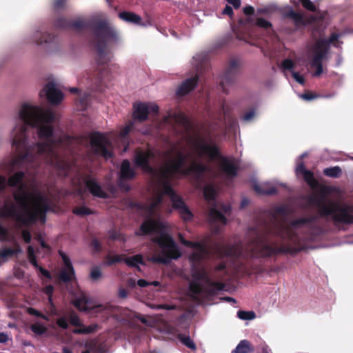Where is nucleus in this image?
<instances>
[{"label":"nucleus","mask_w":353,"mask_h":353,"mask_svg":"<svg viewBox=\"0 0 353 353\" xmlns=\"http://www.w3.org/2000/svg\"><path fill=\"white\" fill-rule=\"evenodd\" d=\"M90 245L95 252H98L101 250V245L96 239L92 240Z\"/></svg>","instance_id":"8fccbe9b"},{"label":"nucleus","mask_w":353,"mask_h":353,"mask_svg":"<svg viewBox=\"0 0 353 353\" xmlns=\"http://www.w3.org/2000/svg\"><path fill=\"white\" fill-rule=\"evenodd\" d=\"M128 290L124 288H120L119 290V296L122 299H125L128 296Z\"/></svg>","instance_id":"e2e57ef3"},{"label":"nucleus","mask_w":353,"mask_h":353,"mask_svg":"<svg viewBox=\"0 0 353 353\" xmlns=\"http://www.w3.org/2000/svg\"><path fill=\"white\" fill-rule=\"evenodd\" d=\"M57 325L62 329H67L68 327V323L66 317L61 316L57 320Z\"/></svg>","instance_id":"a18cd8bd"},{"label":"nucleus","mask_w":353,"mask_h":353,"mask_svg":"<svg viewBox=\"0 0 353 353\" xmlns=\"http://www.w3.org/2000/svg\"><path fill=\"white\" fill-rule=\"evenodd\" d=\"M250 343L247 340H242L232 351L233 353H248L252 352Z\"/></svg>","instance_id":"c756f323"},{"label":"nucleus","mask_w":353,"mask_h":353,"mask_svg":"<svg viewBox=\"0 0 353 353\" xmlns=\"http://www.w3.org/2000/svg\"><path fill=\"white\" fill-rule=\"evenodd\" d=\"M137 285L141 288H143L150 285V282H148L144 279H139L137 281Z\"/></svg>","instance_id":"69168bd1"},{"label":"nucleus","mask_w":353,"mask_h":353,"mask_svg":"<svg viewBox=\"0 0 353 353\" xmlns=\"http://www.w3.org/2000/svg\"><path fill=\"white\" fill-rule=\"evenodd\" d=\"M70 90L72 93L78 94V99H77V103H78V105L79 106V109L81 110H85L88 103L90 94L87 92L82 93L76 88H72L70 89Z\"/></svg>","instance_id":"cd10ccee"},{"label":"nucleus","mask_w":353,"mask_h":353,"mask_svg":"<svg viewBox=\"0 0 353 353\" xmlns=\"http://www.w3.org/2000/svg\"><path fill=\"white\" fill-rule=\"evenodd\" d=\"M222 13L223 14H227L228 16H232V14H233V10H232V8L230 6H226L225 8L223 9Z\"/></svg>","instance_id":"680f3d73"},{"label":"nucleus","mask_w":353,"mask_h":353,"mask_svg":"<svg viewBox=\"0 0 353 353\" xmlns=\"http://www.w3.org/2000/svg\"><path fill=\"white\" fill-rule=\"evenodd\" d=\"M287 16L290 17L294 21L297 27L304 24L303 16L294 10L288 12Z\"/></svg>","instance_id":"f704fd0d"},{"label":"nucleus","mask_w":353,"mask_h":353,"mask_svg":"<svg viewBox=\"0 0 353 353\" xmlns=\"http://www.w3.org/2000/svg\"><path fill=\"white\" fill-rule=\"evenodd\" d=\"M53 291H54V288L52 285H48L47 286H46L44 288H43V292L48 295V301L50 303H52V294L53 293Z\"/></svg>","instance_id":"49530a36"},{"label":"nucleus","mask_w":353,"mask_h":353,"mask_svg":"<svg viewBox=\"0 0 353 353\" xmlns=\"http://www.w3.org/2000/svg\"><path fill=\"white\" fill-rule=\"evenodd\" d=\"M66 0H55L54 2V7L57 9L62 8Z\"/></svg>","instance_id":"5fc2aeb1"},{"label":"nucleus","mask_w":353,"mask_h":353,"mask_svg":"<svg viewBox=\"0 0 353 353\" xmlns=\"http://www.w3.org/2000/svg\"><path fill=\"white\" fill-rule=\"evenodd\" d=\"M21 236H22V238L23 239V241L26 242V243H30L31 239H32V236H31V234L30 232L27 230H23L21 231Z\"/></svg>","instance_id":"09e8293b"},{"label":"nucleus","mask_w":353,"mask_h":353,"mask_svg":"<svg viewBox=\"0 0 353 353\" xmlns=\"http://www.w3.org/2000/svg\"><path fill=\"white\" fill-rule=\"evenodd\" d=\"M254 115H255V112L254 110H250L248 112L245 113L242 117V120L245 122L250 121L253 119V118L254 117Z\"/></svg>","instance_id":"de8ad7c7"},{"label":"nucleus","mask_w":353,"mask_h":353,"mask_svg":"<svg viewBox=\"0 0 353 353\" xmlns=\"http://www.w3.org/2000/svg\"><path fill=\"white\" fill-rule=\"evenodd\" d=\"M296 63L290 59H285L282 61L281 63V69L282 70L284 75L288 76L287 72H290L293 79L301 85L305 83V79L302 74L294 70Z\"/></svg>","instance_id":"4468645a"},{"label":"nucleus","mask_w":353,"mask_h":353,"mask_svg":"<svg viewBox=\"0 0 353 353\" xmlns=\"http://www.w3.org/2000/svg\"><path fill=\"white\" fill-rule=\"evenodd\" d=\"M256 25L258 27L263 28L266 30H270L272 28L271 23L263 18H258L256 21Z\"/></svg>","instance_id":"a19ab883"},{"label":"nucleus","mask_w":353,"mask_h":353,"mask_svg":"<svg viewBox=\"0 0 353 353\" xmlns=\"http://www.w3.org/2000/svg\"><path fill=\"white\" fill-rule=\"evenodd\" d=\"M27 252H28V258L30 263L33 266H34L36 268L39 267V265L37 263V259H36L34 248L32 245H29L28 247Z\"/></svg>","instance_id":"58836bf2"},{"label":"nucleus","mask_w":353,"mask_h":353,"mask_svg":"<svg viewBox=\"0 0 353 353\" xmlns=\"http://www.w3.org/2000/svg\"><path fill=\"white\" fill-rule=\"evenodd\" d=\"M56 26L59 28H72L74 30H79L86 27L87 24L83 19H78L74 21H69L63 18L58 19Z\"/></svg>","instance_id":"6ab92c4d"},{"label":"nucleus","mask_w":353,"mask_h":353,"mask_svg":"<svg viewBox=\"0 0 353 353\" xmlns=\"http://www.w3.org/2000/svg\"><path fill=\"white\" fill-rule=\"evenodd\" d=\"M226 105H223V112L225 115V121L221 122V123H216L215 125H212L210 126V131L214 132L217 130H222L223 132L224 135H226L228 133L233 132L236 134L239 130V126L237 125V121L235 120H230L228 113L225 110Z\"/></svg>","instance_id":"9d476101"},{"label":"nucleus","mask_w":353,"mask_h":353,"mask_svg":"<svg viewBox=\"0 0 353 353\" xmlns=\"http://www.w3.org/2000/svg\"><path fill=\"white\" fill-rule=\"evenodd\" d=\"M21 252L22 250L19 243H16V248H4L0 250V258L6 261L8 257H10L17 254L21 253Z\"/></svg>","instance_id":"c85d7f7f"},{"label":"nucleus","mask_w":353,"mask_h":353,"mask_svg":"<svg viewBox=\"0 0 353 353\" xmlns=\"http://www.w3.org/2000/svg\"><path fill=\"white\" fill-rule=\"evenodd\" d=\"M27 312L30 315H34V316H36L37 317H40L41 316V313L40 312H39L38 310H37L36 309L32 308V307H28L27 309Z\"/></svg>","instance_id":"864d4df0"},{"label":"nucleus","mask_w":353,"mask_h":353,"mask_svg":"<svg viewBox=\"0 0 353 353\" xmlns=\"http://www.w3.org/2000/svg\"><path fill=\"white\" fill-rule=\"evenodd\" d=\"M296 171L297 174H301L303 176L305 181L310 187L315 188L317 186L318 182L314 179L313 173L309 170H305L302 161L298 163Z\"/></svg>","instance_id":"412c9836"},{"label":"nucleus","mask_w":353,"mask_h":353,"mask_svg":"<svg viewBox=\"0 0 353 353\" xmlns=\"http://www.w3.org/2000/svg\"><path fill=\"white\" fill-rule=\"evenodd\" d=\"M227 2L234 6V8H239L241 6V0H226Z\"/></svg>","instance_id":"13d9d810"},{"label":"nucleus","mask_w":353,"mask_h":353,"mask_svg":"<svg viewBox=\"0 0 353 353\" xmlns=\"http://www.w3.org/2000/svg\"><path fill=\"white\" fill-rule=\"evenodd\" d=\"M124 261L128 266L138 267L139 264L143 263V258L141 255L137 254L133 256L125 258Z\"/></svg>","instance_id":"2f4dec72"},{"label":"nucleus","mask_w":353,"mask_h":353,"mask_svg":"<svg viewBox=\"0 0 353 353\" xmlns=\"http://www.w3.org/2000/svg\"><path fill=\"white\" fill-rule=\"evenodd\" d=\"M323 174L325 176L337 178L341 174V169L339 166H334L324 169Z\"/></svg>","instance_id":"72a5a7b5"},{"label":"nucleus","mask_w":353,"mask_h":353,"mask_svg":"<svg viewBox=\"0 0 353 353\" xmlns=\"http://www.w3.org/2000/svg\"><path fill=\"white\" fill-rule=\"evenodd\" d=\"M52 39V37L50 34L39 30L34 31L30 37V41L37 46H43L50 42Z\"/></svg>","instance_id":"5701e85b"},{"label":"nucleus","mask_w":353,"mask_h":353,"mask_svg":"<svg viewBox=\"0 0 353 353\" xmlns=\"http://www.w3.org/2000/svg\"><path fill=\"white\" fill-rule=\"evenodd\" d=\"M73 213L79 215V216H85L88 215L92 213V210L89 209L88 208L82 205L79 207H75L73 210Z\"/></svg>","instance_id":"ea45409f"},{"label":"nucleus","mask_w":353,"mask_h":353,"mask_svg":"<svg viewBox=\"0 0 353 353\" xmlns=\"http://www.w3.org/2000/svg\"><path fill=\"white\" fill-rule=\"evenodd\" d=\"M296 63L290 59H285L282 61L281 63V69L282 70L284 75L288 76L287 72H290L293 79L301 85L305 83V79L302 74L294 70Z\"/></svg>","instance_id":"ddd939ff"},{"label":"nucleus","mask_w":353,"mask_h":353,"mask_svg":"<svg viewBox=\"0 0 353 353\" xmlns=\"http://www.w3.org/2000/svg\"><path fill=\"white\" fill-rule=\"evenodd\" d=\"M59 253L65 265V267L61 270L60 279L63 282L70 281L74 278V270L71 261L65 253L61 250L59 251Z\"/></svg>","instance_id":"f8f14e48"},{"label":"nucleus","mask_w":353,"mask_h":353,"mask_svg":"<svg viewBox=\"0 0 353 353\" xmlns=\"http://www.w3.org/2000/svg\"><path fill=\"white\" fill-rule=\"evenodd\" d=\"M134 125V121H130L121 130L117 135L112 132L105 134L94 132L91 134L88 137L91 149L96 154L108 159L112 157L113 141L117 147L123 146V152H126L129 146L128 134Z\"/></svg>","instance_id":"39448f33"},{"label":"nucleus","mask_w":353,"mask_h":353,"mask_svg":"<svg viewBox=\"0 0 353 353\" xmlns=\"http://www.w3.org/2000/svg\"><path fill=\"white\" fill-rule=\"evenodd\" d=\"M50 303L51 305V313H52V314L57 315V310H56L54 305L53 304L52 302Z\"/></svg>","instance_id":"338daca9"},{"label":"nucleus","mask_w":353,"mask_h":353,"mask_svg":"<svg viewBox=\"0 0 353 353\" xmlns=\"http://www.w3.org/2000/svg\"><path fill=\"white\" fill-rule=\"evenodd\" d=\"M134 175V170L131 168L130 161L127 159L123 161L120 170L121 179H131Z\"/></svg>","instance_id":"bb28decb"},{"label":"nucleus","mask_w":353,"mask_h":353,"mask_svg":"<svg viewBox=\"0 0 353 353\" xmlns=\"http://www.w3.org/2000/svg\"><path fill=\"white\" fill-rule=\"evenodd\" d=\"M254 9L252 6H248L243 8V12L246 15H251L254 13Z\"/></svg>","instance_id":"4d7b16f0"},{"label":"nucleus","mask_w":353,"mask_h":353,"mask_svg":"<svg viewBox=\"0 0 353 353\" xmlns=\"http://www.w3.org/2000/svg\"><path fill=\"white\" fill-rule=\"evenodd\" d=\"M203 194L205 198L208 201H212L215 198L216 189L212 185H206L203 188Z\"/></svg>","instance_id":"473e14b6"},{"label":"nucleus","mask_w":353,"mask_h":353,"mask_svg":"<svg viewBox=\"0 0 353 353\" xmlns=\"http://www.w3.org/2000/svg\"><path fill=\"white\" fill-rule=\"evenodd\" d=\"M41 97H46L50 103L58 104L63 98V93L57 88L56 85L52 82L48 83L40 92Z\"/></svg>","instance_id":"9b49d317"},{"label":"nucleus","mask_w":353,"mask_h":353,"mask_svg":"<svg viewBox=\"0 0 353 353\" xmlns=\"http://www.w3.org/2000/svg\"><path fill=\"white\" fill-rule=\"evenodd\" d=\"M93 42L97 52V63L99 66H103L111 61L110 49L121 42V37L108 21H101L94 28Z\"/></svg>","instance_id":"423d86ee"},{"label":"nucleus","mask_w":353,"mask_h":353,"mask_svg":"<svg viewBox=\"0 0 353 353\" xmlns=\"http://www.w3.org/2000/svg\"><path fill=\"white\" fill-rule=\"evenodd\" d=\"M37 269L39 270L40 273L45 277H46L48 279L51 278L50 273L48 271H47L46 270L43 269L42 267L39 266L37 268Z\"/></svg>","instance_id":"6e6d98bb"},{"label":"nucleus","mask_w":353,"mask_h":353,"mask_svg":"<svg viewBox=\"0 0 353 353\" xmlns=\"http://www.w3.org/2000/svg\"><path fill=\"white\" fill-rule=\"evenodd\" d=\"M179 339L182 342V343L187 346L188 348L192 350H194L196 349V345L190 336L179 334Z\"/></svg>","instance_id":"4c0bfd02"},{"label":"nucleus","mask_w":353,"mask_h":353,"mask_svg":"<svg viewBox=\"0 0 353 353\" xmlns=\"http://www.w3.org/2000/svg\"><path fill=\"white\" fill-rule=\"evenodd\" d=\"M63 353H72V352L70 349H68L67 347H64L63 349Z\"/></svg>","instance_id":"774afa93"},{"label":"nucleus","mask_w":353,"mask_h":353,"mask_svg":"<svg viewBox=\"0 0 353 353\" xmlns=\"http://www.w3.org/2000/svg\"><path fill=\"white\" fill-rule=\"evenodd\" d=\"M202 59L200 56L193 57V64L196 68V70L198 72L201 68Z\"/></svg>","instance_id":"3c124183"},{"label":"nucleus","mask_w":353,"mask_h":353,"mask_svg":"<svg viewBox=\"0 0 353 353\" xmlns=\"http://www.w3.org/2000/svg\"><path fill=\"white\" fill-rule=\"evenodd\" d=\"M175 125L185 131L180 142L171 145L167 150L139 148L135 150L133 157L136 166L150 174L159 186L155 198L146 206L148 217L141 224L137 234L152 236V241L161 250L155 252L150 260L163 264L181 256L178 246L168 234L166 223L159 219L163 211H172L165 203V197L170 199L172 208L178 210L183 220L190 221L192 217L181 197L171 188V181L188 175H193L199 181L208 170L203 163L204 159L216 161L221 171L227 177L235 176L237 170V161L234 159L221 156L217 147L212 143V135L191 134L188 131V121L183 113L169 114L159 128L168 125L174 128Z\"/></svg>","instance_id":"f257e3e1"},{"label":"nucleus","mask_w":353,"mask_h":353,"mask_svg":"<svg viewBox=\"0 0 353 353\" xmlns=\"http://www.w3.org/2000/svg\"><path fill=\"white\" fill-rule=\"evenodd\" d=\"M99 77H97L95 80H94V83L96 84V87L97 88H98L99 86V83L102 81L103 79V72H101L99 74Z\"/></svg>","instance_id":"0e129e2a"},{"label":"nucleus","mask_w":353,"mask_h":353,"mask_svg":"<svg viewBox=\"0 0 353 353\" xmlns=\"http://www.w3.org/2000/svg\"><path fill=\"white\" fill-rule=\"evenodd\" d=\"M85 185L94 196L103 199L108 196V194L101 188V185L94 178L87 177L85 179Z\"/></svg>","instance_id":"dca6fc26"},{"label":"nucleus","mask_w":353,"mask_h":353,"mask_svg":"<svg viewBox=\"0 0 353 353\" xmlns=\"http://www.w3.org/2000/svg\"><path fill=\"white\" fill-rule=\"evenodd\" d=\"M119 17L126 23L147 27L151 26V23L149 21L145 22L142 21L141 17L132 12L123 11L119 14Z\"/></svg>","instance_id":"2eb2a0df"},{"label":"nucleus","mask_w":353,"mask_h":353,"mask_svg":"<svg viewBox=\"0 0 353 353\" xmlns=\"http://www.w3.org/2000/svg\"><path fill=\"white\" fill-rule=\"evenodd\" d=\"M253 188L259 194H273L276 192V185L270 182L263 183H254Z\"/></svg>","instance_id":"b1692460"},{"label":"nucleus","mask_w":353,"mask_h":353,"mask_svg":"<svg viewBox=\"0 0 353 353\" xmlns=\"http://www.w3.org/2000/svg\"><path fill=\"white\" fill-rule=\"evenodd\" d=\"M181 242L192 248L190 255L192 263V280L189 284L190 295L194 299L208 294H214L224 289L225 285L220 281L223 279V274L219 272L225 270V265L220 263L214 270L208 272L202 263L203 260L208 255L207 247L205 243H195L185 240L180 235Z\"/></svg>","instance_id":"20e7f679"},{"label":"nucleus","mask_w":353,"mask_h":353,"mask_svg":"<svg viewBox=\"0 0 353 353\" xmlns=\"http://www.w3.org/2000/svg\"><path fill=\"white\" fill-rule=\"evenodd\" d=\"M121 314L123 316V319L129 322H131L132 323L136 322V320H139L142 323L148 325V326H152V322L148 320L145 317L142 316L136 312L129 310L128 309L123 310Z\"/></svg>","instance_id":"4be33fe9"},{"label":"nucleus","mask_w":353,"mask_h":353,"mask_svg":"<svg viewBox=\"0 0 353 353\" xmlns=\"http://www.w3.org/2000/svg\"><path fill=\"white\" fill-rule=\"evenodd\" d=\"M102 274L99 267H94L90 270V277L92 280H97L101 276Z\"/></svg>","instance_id":"37998d69"},{"label":"nucleus","mask_w":353,"mask_h":353,"mask_svg":"<svg viewBox=\"0 0 353 353\" xmlns=\"http://www.w3.org/2000/svg\"><path fill=\"white\" fill-rule=\"evenodd\" d=\"M300 97L301 99L306 100V101H310V100H312V99H314L316 98V95H314L311 93L302 94L300 95Z\"/></svg>","instance_id":"603ef678"},{"label":"nucleus","mask_w":353,"mask_h":353,"mask_svg":"<svg viewBox=\"0 0 353 353\" xmlns=\"http://www.w3.org/2000/svg\"><path fill=\"white\" fill-rule=\"evenodd\" d=\"M302 4V6L307 10L310 11H315L316 6L310 0H299Z\"/></svg>","instance_id":"c03bdc74"},{"label":"nucleus","mask_w":353,"mask_h":353,"mask_svg":"<svg viewBox=\"0 0 353 353\" xmlns=\"http://www.w3.org/2000/svg\"><path fill=\"white\" fill-rule=\"evenodd\" d=\"M217 208L218 206L212 207L209 212V219L214 234L219 233L221 228L227 223V219L223 213L227 214L230 210V206L228 205H221V212Z\"/></svg>","instance_id":"6e6552de"},{"label":"nucleus","mask_w":353,"mask_h":353,"mask_svg":"<svg viewBox=\"0 0 353 353\" xmlns=\"http://www.w3.org/2000/svg\"><path fill=\"white\" fill-rule=\"evenodd\" d=\"M90 299L83 292H81L75 299L72 300L73 305L78 310L83 312L88 310V304H90Z\"/></svg>","instance_id":"393cba45"},{"label":"nucleus","mask_w":353,"mask_h":353,"mask_svg":"<svg viewBox=\"0 0 353 353\" xmlns=\"http://www.w3.org/2000/svg\"><path fill=\"white\" fill-rule=\"evenodd\" d=\"M339 223H353V206L339 203Z\"/></svg>","instance_id":"f3484780"},{"label":"nucleus","mask_w":353,"mask_h":353,"mask_svg":"<svg viewBox=\"0 0 353 353\" xmlns=\"http://www.w3.org/2000/svg\"><path fill=\"white\" fill-rule=\"evenodd\" d=\"M107 261L105 263L106 265H111L114 263H119L123 261V258L120 255H115L114 256H111L108 255L107 256Z\"/></svg>","instance_id":"79ce46f5"},{"label":"nucleus","mask_w":353,"mask_h":353,"mask_svg":"<svg viewBox=\"0 0 353 353\" xmlns=\"http://www.w3.org/2000/svg\"><path fill=\"white\" fill-rule=\"evenodd\" d=\"M339 37L340 34L333 33L328 40L324 39L317 40L310 49V52L314 55L311 61V65L316 68V71L312 74L313 77H319L323 73L322 61L325 58L327 48L330 44L339 47V45L335 43V41H336Z\"/></svg>","instance_id":"0eeeda50"},{"label":"nucleus","mask_w":353,"mask_h":353,"mask_svg":"<svg viewBox=\"0 0 353 353\" xmlns=\"http://www.w3.org/2000/svg\"><path fill=\"white\" fill-rule=\"evenodd\" d=\"M237 63L235 61H231L230 63V70L227 72L222 78L221 85L224 92H226V85L230 84L234 81L235 77L232 70L235 69Z\"/></svg>","instance_id":"a878e982"},{"label":"nucleus","mask_w":353,"mask_h":353,"mask_svg":"<svg viewBox=\"0 0 353 353\" xmlns=\"http://www.w3.org/2000/svg\"><path fill=\"white\" fill-rule=\"evenodd\" d=\"M288 208L280 206L273 212L271 224L263 230H252L250 238L234 245L221 241L215 245L219 254L232 257L267 258L279 253H295L303 248V243L313 241L321 232L318 217L300 218L288 223Z\"/></svg>","instance_id":"7ed1b4c3"},{"label":"nucleus","mask_w":353,"mask_h":353,"mask_svg":"<svg viewBox=\"0 0 353 353\" xmlns=\"http://www.w3.org/2000/svg\"><path fill=\"white\" fill-rule=\"evenodd\" d=\"M55 119L52 111L27 103L22 104L14 117L11 139L18 155L10 163L12 168H25L26 171L17 172L8 180L0 176V192L7 185L13 188V197L21 210L13 203H5L0 215L13 219L18 226L28 225L37 219L44 223L46 213L50 209L48 195L40 188V183L29 169H34L44 161L66 174L70 165L61 157L59 150H70L73 145L81 141L56 130Z\"/></svg>","instance_id":"f03ea898"},{"label":"nucleus","mask_w":353,"mask_h":353,"mask_svg":"<svg viewBox=\"0 0 353 353\" xmlns=\"http://www.w3.org/2000/svg\"><path fill=\"white\" fill-rule=\"evenodd\" d=\"M0 241H8L14 245V248H16V243H18L16 238L14 236H10L8 232V230L3 227L0 224Z\"/></svg>","instance_id":"7c9ffc66"},{"label":"nucleus","mask_w":353,"mask_h":353,"mask_svg":"<svg viewBox=\"0 0 353 353\" xmlns=\"http://www.w3.org/2000/svg\"><path fill=\"white\" fill-rule=\"evenodd\" d=\"M237 316L241 320H252L256 318V314L253 311L239 310Z\"/></svg>","instance_id":"e433bc0d"},{"label":"nucleus","mask_w":353,"mask_h":353,"mask_svg":"<svg viewBox=\"0 0 353 353\" xmlns=\"http://www.w3.org/2000/svg\"><path fill=\"white\" fill-rule=\"evenodd\" d=\"M198 82V77L195 75L184 81L178 88L176 94L183 96L191 92L196 87Z\"/></svg>","instance_id":"aec40b11"},{"label":"nucleus","mask_w":353,"mask_h":353,"mask_svg":"<svg viewBox=\"0 0 353 353\" xmlns=\"http://www.w3.org/2000/svg\"><path fill=\"white\" fill-rule=\"evenodd\" d=\"M8 340L9 337L7 334L0 332V343H6Z\"/></svg>","instance_id":"bf43d9fd"},{"label":"nucleus","mask_w":353,"mask_h":353,"mask_svg":"<svg viewBox=\"0 0 353 353\" xmlns=\"http://www.w3.org/2000/svg\"><path fill=\"white\" fill-rule=\"evenodd\" d=\"M30 330L38 336L43 334L47 331V328L40 323H33L30 326Z\"/></svg>","instance_id":"c9c22d12"},{"label":"nucleus","mask_w":353,"mask_h":353,"mask_svg":"<svg viewBox=\"0 0 353 353\" xmlns=\"http://www.w3.org/2000/svg\"><path fill=\"white\" fill-rule=\"evenodd\" d=\"M70 323L74 326L81 327L80 328L73 330L74 334H90L95 331L97 325H92L87 327L83 326L79 317L75 314H72L70 316Z\"/></svg>","instance_id":"a211bd4d"},{"label":"nucleus","mask_w":353,"mask_h":353,"mask_svg":"<svg viewBox=\"0 0 353 353\" xmlns=\"http://www.w3.org/2000/svg\"><path fill=\"white\" fill-rule=\"evenodd\" d=\"M159 107L154 103H137L134 104V120L143 121L147 119L150 113L157 114Z\"/></svg>","instance_id":"1a4fd4ad"},{"label":"nucleus","mask_w":353,"mask_h":353,"mask_svg":"<svg viewBox=\"0 0 353 353\" xmlns=\"http://www.w3.org/2000/svg\"><path fill=\"white\" fill-rule=\"evenodd\" d=\"M156 309H165V310H173L175 308V306L174 305H157V306H155Z\"/></svg>","instance_id":"052dcab7"}]
</instances>
